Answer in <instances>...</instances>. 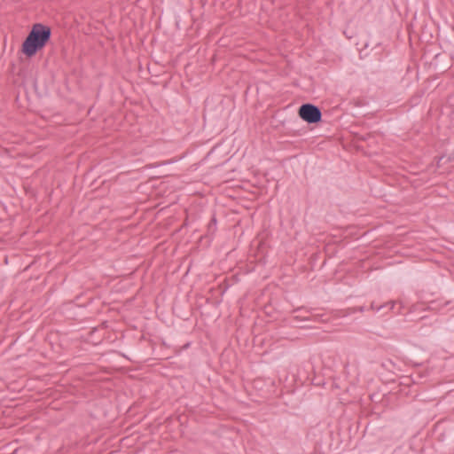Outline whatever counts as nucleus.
<instances>
[{"mask_svg":"<svg viewBox=\"0 0 454 454\" xmlns=\"http://www.w3.org/2000/svg\"><path fill=\"white\" fill-rule=\"evenodd\" d=\"M22 53L28 58V35L24 39L21 48Z\"/></svg>","mask_w":454,"mask_h":454,"instance_id":"4","label":"nucleus"},{"mask_svg":"<svg viewBox=\"0 0 454 454\" xmlns=\"http://www.w3.org/2000/svg\"><path fill=\"white\" fill-rule=\"evenodd\" d=\"M364 306H360V307H356V308H354L352 309V313H355V312H364Z\"/></svg>","mask_w":454,"mask_h":454,"instance_id":"6","label":"nucleus"},{"mask_svg":"<svg viewBox=\"0 0 454 454\" xmlns=\"http://www.w3.org/2000/svg\"><path fill=\"white\" fill-rule=\"evenodd\" d=\"M395 302H391L390 309H392L394 308Z\"/></svg>","mask_w":454,"mask_h":454,"instance_id":"7","label":"nucleus"},{"mask_svg":"<svg viewBox=\"0 0 454 454\" xmlns=\"http://www.w3.org/2000/svg\"><path fill=\"white\" fill-rule=\"evenodd\" d=\"M12 73L13 74V83L19 88L16 100H19L20 96L27 97V90L26 87V81L27 76V64L23 62L22 59L19 65H12Z\"/></svg>","mask_w":454,"mask_h":454,"instance_id":"2","label":"nucleus"},{"mask_svg":"<svg viewBox=\"0 0 454 454\" xmlns=\"http://www.w3.org/2000/svg\"><path fill=\"white\" fill-rule=\"evenodd\" d=\"M386 305H382V306H376L374 302H372L371 304V309H373V310H376V311H380L383 307H385Z\"/></svg>","mask_w":454,"mask_h":454,"instance_id":"5","label":"nucleus"},{"mask_svg":"<svg viewBox=\"0 0 454 454\" xmlns=\"http://www.w3.org/2000/svg\"><path fill=\"white\" fill-rule=\"evenodd\" d=\"M298 113L299 116L308 123H317L322 119L319 107L309 103L301 105Z\"/></svg>","mask_w":454,"mask_h":454,"instance_id":"3","label":"nucleus"},{"mask_svg":"<svg viewBox=\"0 0 454 454\" xmlns=\"http://www.w3.org/2000/svg\"><path fill=\"white\" fill-rule=\"evenodd\" d=\"M51 30L42 23H35L30 29V57L42 50L50 41Z\"/></svg>","mask_w":454,"mask_h":454,"instance_id":"1","label":"nucleus"}]
</instances>
